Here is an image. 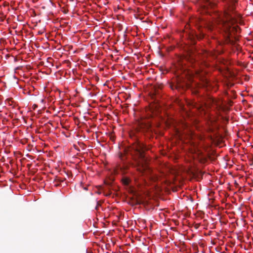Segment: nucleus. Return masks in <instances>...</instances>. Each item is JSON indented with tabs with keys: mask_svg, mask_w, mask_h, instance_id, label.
Instances as JSON below:
<instances>
[{
	"mask_svg": "<svg viewBox=\"0 0 253 253\" xmlns=\"http://www.w3.org/2000/svg\"><path fill=\"white\" fill-rule=\"evenodd\" d=\"M207 2H208L209 4H211V2H210L208 0H207Z\"/></svg>",
	"mask_w": 253,
	"mask_h": 253,
	"instance_id": "4be33fe9",
	"label": "nucleus"
},
{
	"mask_svg": "<svg viewBox=\"0 0 253 253\" xmlns=\"http://www.w3.org/2000/svg\"><path fill=\"white\" fill-rule=\"evenodd\" d=\"M182 225H184L185 224H183V222H181Z\"/></svg>",
	"mask_w": 253,
	"mask_h": 253,
	"instance_id": "bb28decb",
	"label": "nucleus"
},
{
	"mask_svg": "<svg viewBox=\"0 0 253 253\" xmlns=\"http://www.w3.org/2000/svg\"><path fill=\"white\" fill-rule=\"evenodd\" d=\"M32 172H33V174L35 172V169H33Z\"/></svg>",
	"mask_w": 253,
	"mask_h": 253,
	"instance_id": "2eb2a0df",
	"label": "nucleus"
},
{
	"mask_svg": "<svg viewBox=\"0 0 253 253\" xmlns=\"http://www.w3.org/2000/svg\"><path fill=\"white\" fill-rule=\"evenodd\" d=\"M139 223L140 224H142V227H143V228H145L146 227V226H144V224L145 222H139Z\"/></svg>",
	"mask_w": 253,
	"mask_h": 253,
	"instance_id": "9b49d317",
	"label": "nucleus"
},
{
	"mask_svg": "<svg viewBox=\"0 0 253 253\" xmlns=\"http://www.w3.org/2000/svg\"><path fill=\"white\" fill-rule=\"evenodd\" d=\"M227 6L228 12L226 13L225 19H222L219 21V24L222 26L224 32V37L226 42L228 43H233V41L231 39L233 34L237 33L238 28L232 26L235 22L234 18L230 15L229 12L233 11L234 5L237 2L236 0H221Z\"/></svg>",
	"mask_w": 253,
	"mask_h": 253,
	"instance_id": "f257e3e1",
	"label": "nucleus"
},
{
	"mask_svg": "<svg viewBox=\"0 0 253 253\" xmlns=\"http://www.w3.org/2000/svg\"><path fill=\"white\" fill-rule=\"evenodd\" d=\"M211 102L212 104V107L213 108L215 109L218 111L220 109H222V107L220 101L217 100L215 99H212L211 100Z\"/></svg>",
	"mask_w": 253,
	"mask_h": 253,
	"instance_id": "423d86ee",
	"label": "nucleus"
},
{
	"mask_svg": "<svg viewBox=\"0 0 253 253\" xmlns=\"http://www.w3.org/2000/svg\"><path fill=\"white\" fill-rule=\"evenodd\" d=\"M32 54H34V56H35V58H34L33 57V60H35L34 61H33V70L34 68L35 67H38L39 66V65L42 63V62H40V63H37L36 62L37 60H39V59H40V57H41V53L38 52V50L34 49L33 47V52H32Z\"/></svg>",
	"mask_w": 253,
	"mask_h": 253,
	"instance_id": "20e7f679",
	"label": "nucleus"
},
{
	"mask_svg": "<svg viewBox=\"0 0 253 253\" xmlns=\"http://www.w3.org/2000/svg\"><path fill=\"white\" fill-rule=\"evenodd\" d=\"M177 223H179V222H178ZM178 224H177V225H178Z\"/></svg>",
	"mask_w": 253,
	"mask_h": 253,
	"instance_id": "c85d7f7f",
	"label": "nucleus"
},
{
	"mask_svg": "<svg viewBox=\"0 0 253 253\" xmlns=\"http://www.w3.org/2000/svg\"><path fill=\"white\" fill-rule=\"evenodd\" d=\"M34 163H35V165H38V164L36 163L35 161H34Z\"/></svg>",
	"mask_w": 253,
	"mask_h": 253,
	"instance_id": "5701e85b",
	"label": "nucleus"
},
{
	"mask_svg": "<svg viewBox=\"0 0 253 253\" xmlns=\"http://www.w3.org/2000/svg\"><path fill=\"white\" fill-rule=\"evenodd\" d=\"M125 184H127L128 183V181L127 180H126V181L125 182Z\"/></svg>",
	"mask_w": 253,
	"mask_h": 253,
	"instance_id": "4468645a",
	"label": "nucleus"
},
{
	"mask_svg": "<svg viewBox=\"0 0 253 253\" xmlns=\"http://www.w3.org/2000/svg\"><path fill=\"white\" fill-rule=\"evenodd\" d=\"M188 60L191 62L192 65L196 69L200 65V62L194 55H189Z\"/></svg>",
	"mask_w": 253,
	"mask_h": 253,
	"instance_id": "39448f33",
	"label": "nucleus"
},
{
	"mask_svg": "<svg viewBox=\"0 0 253 253\" xmlns=\"http://www.w3.org/2000/svg\"><path fill=\"white\" fill-rule=\"evenodd\" d=\"M32 88H33V90H34V86H32Z\"/></svg>",
	"mask_w": 253,
	"mask_h": 253,
	"instance_id": "cd10ccee",
	"label": "nucleus"
},
{
	"mask_svg": "<svg viewBox=\"0 0 253 253\" xmlns=\"http://www.w3.org/2000/svg\"><path fill=\"white\" fill-rule=\"evenodd\" d=\"M36 24L35 25H34V26H35V27H36V26H37V25H38V22H37V21H36Z\"/></svg>",
	"mask_w": 253,
	"mask_h": 253,
	"instance_id": "f3484780",
	"label": "nucleus"
},
{
	"mask_svg": "<svg viewBox=\"0 0 253 253\" xmlns=\"http://www.w3.org/2000/svg\"><path fill=\"white\" fill-rule=\"evenodd\" d=\"M152 226H153V225H152V223H151V224H150V228H152Z\"/></svg>",
	"mask_w": 253,
	"mask_h": 253,
	"instance_id": "aec40b11",
	"label": "nucleus"
},
{
	"mask_svg": "<svg viewBox=\"0 0 253 253\" xmlns=\"http://www.w3.org/2000/svg\"><path fill=\"white\" fill-rule=\"evenodd\" d=\"M32 189L33 190L34 189V184L33 183V188H32Z\"/></svg>",
	"mask_w": 253,
	"mask_h": 253,
	"instance_id": "a211bd4d",
	"label": "nucleus"
},
{
	"mask_svg": "<svg viewBox=\"0 0 253 253\" xmlns=\"http://www.w3.org/2000/svg\"><path fill=\"white\" fill-rule=\"evenodd\" d=\"M35 137L33 136V140H32V141H35Z\"/></svg>",
	"mask_w": 253,
	"mask_h": 253,
	"instance_id": "6ab92c4d",
	"label": "nucleus"
},
{
	"mask_svg": "<svg viewBox=\"0 0 253 253\" xmlns=\"http://www.w3.org/2000/svg\"><path fill=\"white\" fill-rule=\"evenodd\" d=\"M43 99L41 96H37L36 94L35 95V97H33V107L34 106V110L36 108H39L40 109L38 110V113H41V109L43 108Z\"/></svg>",
	"mask_w": 253,
	"mask_h": 253,
	"instance_id": "7ed1b4c3",
	"label": "nucleus"
},
{
	"mask_svg": "<svg viewBox=\"0 0 253 253\" xmlns=\"http://www.w3.org/2000/svg\"><path fill=\"white\" fill-rule=\"evenodd\" d=\"M207 28H208V30L212 31L213 29V26L212 25L209 24L207 26Z\"/></svg>",
	"mask_w": 253,
	"mask_h": 253,
	"instance_id": "1a4fd4ad",
	"label": "nucleus"
},
{
	"mask_svg": "<svg viewBox=\"0 0 253 253\" xmlns=\"http://www.w3.org/2000/svg\"><path fill=\"white\" fill-rule=\"evenodd\" d=\"M99 206H100L99 204L98 203H97V205H96V206L95 207V209L96 210H97Z\"/></svg>",
	"mask_w": 253,
	"mask_h": 253,
	"instance_id": "f8f14e48",
	"label": "nucleus"
},
{
	"mask_svg": "<svg viewBox=\"0 0 253 253\" xmlns=\"http://www.w3.org/2000/svg\"><path fill=\"white\" fill-rule=\"evenodd\" d=\"M38 0H32L33 2H34L35 1H37Z\"/></svg>",
	"mask_w": 253,
	"mask_h": 253,
	"instance_id": "b1692460",
	"label": "nucleus"
},
{
	"mask_svg": "<svg viewBox=\"0 0 253 253\" xmlns=\"http://www.w3.org/2000/svg\"><path fill=\"white\" fill-rule=\"evenodd\" d=\"M186 225L191 228H194L195 230L198 229L200 226L199 223H196L195 222H186Z\"/></svg>",
	"mask_w": 253,
	"mask_h": 253,
	"instance_id": "0eeeda50",
	"label": "nucleus"
},
{
	"mask_svg": "<svg viewBox=\"0 0 253 253\" xmlns=\"http://www.w3.org/2000/svg\"><path fill=\"white\" fill-rule=\"evenodd\" d=\"M35 45L37 47H38L39 46H38L37 45V43H35Z\"/></svg>",
	"mask_w": 253,
	"mask_h": 253,
	"instance_id": "412c9836",
	"label": "nucleus"
},
{
	"mask_svg": "<svg viewBox=\"0 0 253 253\" xmlns=\"http://www.w3.org/2000/svg\"><path fill=\"white\" fill-rule=\"evenodd\" d=\"M162 87V86L161 85H159L158 86H154V93L155 94H158L159 93V89H161Z\"/></svg>",
	"mask_w": 253,
	"mask_h": 253,
	"instance_id": "6e6552de",
	"label": "nucleus"
},
{
	"mask_svg": "<svg viewBox=\"0 0 253 253\" xmlns=\"http://www.w3.org/2000/svg\"><path fill=\"white\" fill-rule=\"evenodd\" d=\"M32 180H33H33H35V178H33Z\"/></svg>",
	"mask_w": 253,
	"mask_h": 253,
	"instance_id": "a878e982",
	"label": "nucleus"
},
{
	"mask_svg": "<svg viewBox=\"0 0 253 253\" xmlns=\"http://www.w3.org/2000/svg\"><path fill=\"white\" fill-rule=\"evenodd\" d=\"M132 149L137 153L139 159L137 162L138 165L137 169L140 172L143 173L146 167L145 166L146 158H145L144 152L148 150L149 148L143 143L136 139L135 142L132 144Z\"/></svg>",
	"mask_w": 253,
	"mask_h": 253,
	"instance_id": "f03ea898",
	"label": "nucleus"
},
{
	"mask_svg": "<svg viewBox=\"0 0 253 253\" xmlns=\"http://www.w3.org/2000/svg\"><path fill=\"white\" fill-rule=\"evenodd\" d=\"M212 227L211 228H213V227L214 226V224H212Z\"/></svg>",
	"mask_w": 253,
	"mask_h": 253,
	"instance_id": "393cba45",
	"label": "nucleus"
},
{
	"mask_svg": "<svg viewBox=\"0 0 253 253\" xmlns=\"http://www.w3.org/2000/svg\"><path fill=\"white\" fill-rule=\"evenodd\" d=\"M32 13H33V17L34 15H36V14H35V11H34L33 10Z\"/></svg>",
	"mask_w": 253,
	"mask_h": 253,
	"instance_id": "ddd939ff",
	"label": "nucleus"
},
{
	"mask_svg": "<svg viewBox=\"0 0 253 253\" xmlns=\"http://www.w3.org/2000/svg\"><path fill=\"white\" fill-rule=\"evenodd\" d=\"M96 223H97V222H94V224H93V226L95 227Z\"/></svg>",
	"mask_w": 253,
	"mask_h": 253,
	"instance_id": "dca6fc26",
	"label": "nucleus"
},
{
	"mask_svg": "<svg viewBox=\"0 0 253 253\" xmlns=\"http://www.w3.org/2000/svg\"><path fill=\"white\" fill-rule=\"evenodd\" d=\"M43 31H44V29H42L41 30H39V31H36V32H37V33L38 34H42L43 33Z\"/></svg>",
	"mask_w": 253,
	"mask_h": 253,
	"instance_id": "9d476101",
	"label": "nucleus"
}]
</instances>
